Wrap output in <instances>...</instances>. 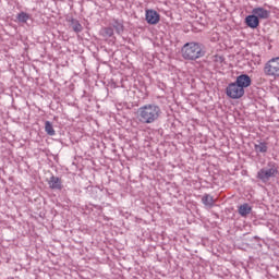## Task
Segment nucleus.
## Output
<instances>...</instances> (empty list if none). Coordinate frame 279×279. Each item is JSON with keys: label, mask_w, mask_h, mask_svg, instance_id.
Segmentation results:
<instances>
[{"label": "nucleus", "mask_w": 279, "mask_h": 279, "mask_svg": "<svg viewBox=\"0 0 279 279\" xmlns=\"http://www.w3.org/2000/svg\"><path fill=\"white\" fill-rule=\"evenodd\" d=\"M102 36H105V38H112V36H114V28H112V26L102 28Z\"/></svg>", "instance_id": "dca6fc26"}, {"label": "nucleus", "mask_w": 279, "mask_h": 279, "mask_svg": "<svg viewBox=\"0 0 279 279\" xmlns=\"http://www.w3.org/2000/svg\"><path fill=\"white\" fill-rule=\"evenodd\" d=\"M16 19L19 23H27V21L29 20V14H27L26 12H20L16 15Z\"/></svg>", "instance_id": "a211bd4d"}, {"label": "nucleus", "mask_w": 279, "mask_h": 279, "mask_svg": "<svg viewBox=\"0 0 279 279\" xmlns=\"http://www.w3.org/2000/svg\"><path fill=\"white\" fill-rule=\"evenodd\" d=\"M136 114L140 123L151 125V123H156V121L160 119L162 110L160 109V106L156 104H146L137 109Z\"/></svg>", "instance_id": "f257e3e1"}, {"label": "nucleus", "mask_w": 279, "mask_h": 279, "mask_svg": "<svg viewBox=\"0 0 279 279\" xmlns=\"http://www.w3.org/2000/svg\"><path fill=\"white\" fill-rule=\"evenodd\" d=\"M254 149L256 154H267V150L269 149V147L267 146V143L258 142V144L254 145Z\"/></svg>", "instance_id": "ddd939ff"}, {"label": "nucleus", "mask_w": 279, "mask_h": 279, "mask_svg": "<svg viewBox=\"0 0 279 279\" xmlns=\"http://www.w3.org/2000/svg\"><path fill=\"white\" fill-rule=\"evenodd\" d=\"M146 21L148 25H158L160 23V14L154 10H146Z\"/></svg>", "instance_id": "0eeeda50"}, {"label": "nucleus", "mask_w": 279, "mask_h": 279, "mask_svg": "<svg viewBox=\"0 0 279 279\" xmlns=\"http://www.w3.org/2000/svg\"><path fill=\"white\" fill-rule=\"evenodd\" d=\"M202 204H204L206 208H213V206H215V197L210 194H204L202 197Z\"/></svg>", "instance_id": "f8f14e48"}, {"label": "nucleus", "mask_w": 279, "mask_h": 279, "mask_svg": "<svg viewBox=\"0 0 279 279\" xmlns=\"http://www.w3.org/2000/svg\"><path fill=\"white\" fill-rule=\"evenodd\" d=\"M245 23L251 29H256L260 25V20L252 13L245 17Z\"/></svg>", "instance_id": "1a4fd4ad"}, {"label": "nucleus", "mask_w": 279, "mask_h": 279, "mask_svg": "<svg viewBox=\"0 0 279 279\" xmlns=\"http://www.w3.org/2000/svg\"><path fill=\"white\" fill-rule=\"evenodd\" d=\"M183 60L195 61L206 56L204 45L195 41L186 43L181 49Z\"/></svg>", "instance_id": "f03ea898"}, {"label": "nucleus", "mask_w": 279, "mask_h": 279, "mask_svg": "<svg viewBox=\"0 0 279 279\" xmlns=\"http://www.w3.org/2000/svg\"><path fill=\"white\" fill-rule=\"evenodd\" d=\"M252 14L255 15L258 20H267L269 19L271 12L265 8L257 7L252 10Z\"/></svg>", "instance_id": "6e6552de"}, {"label": "nucleus", "mask_w": 279, "mask_h": 279, "mask_svg": "<svg viewBox=\"0 0 279 279\" xmlns=\"http://www.w3.org/2000/svg\"><path fill=\"white\" fill-rule=\"evenodd\" d=\"M48 184L52 191H62V180L58 177L52 175Z\"/></svg>", "instance_id": "9d476101"}, {"label": "nucleus", "mask_w": 279, "mask_h": 279, "mask_svg": "<svg viewBox=\"0 0 279 279\" xmlns=\"http://www.w3.org/2000/svg\"><path fill=\"white\" fill-rule=\"evenodd\" d=\"M226 95L230 99H241L245 95V89H242L235 82L230 83L226 88Z\"/></svg>", "instance_id": "39448f33"}, {"label": "nucleus", "mask_w": 279, "mask_h": 279, "mask_svg": "<svg viewBox=\"0 0 279 279\" xmlns=\"http://www.w3.org/2000/svg\"><path fill=\"white\" fill-rule=\"evenodd\" d=\"M72 28H73V32H75L76 34H80V32L84 29V27L77 20H72Z\"/></svg>", "instance_id": "f3484780"}, {"label": "nucleus", "mask_w": 279, "mask_h": 279, "mask_svg": "<svg viewBox=\"0 0 279 279\" xmlns=\"http://www.w3.org/2000/svg\"><path fill=\"white\" fill-rule=\"evenodd\" d=\"M252 213V206L250 204L245 203L239 207V214L241 217H247Z\"/></svg>", "instance_id": "4468645a"}, {"label": "nucleus", "mask_w": 279, "mask_h": 279, "mask_svg": "<svg viewBox=\"0 0 279 279\" xmlns=\"http://www.w3.org/2000/svg\"><path fill=\"white\" fill-rule=\"evenodd\" d=\"M223 60H226L222 56H216L215 62H219L220 64L223 63Z\"/></svg>", "instance_id": "6ab92c4d"}, {"label": "nucleus", "mask_w": 279, "mask_h": 279, "mask_svg": "<svg viewBox=\"0 0 279 279\" xmlns=\"http://www.w3.org/2000/svg\"><path fill=\"white\" fill-rule=\"evenodd\" d=\"M264 73L267 77H274L278 80L279 77V57L271 58L264 65Z\"/></svg>", "instance_id": "20e7f679"}, {"label": "nucleus", "mask_w": 279, "mask_h": 279, "mask_svg": "<svg viewBox=\"0 0 279 279\" xmlns=\"http://www.w3.org/2000/svg\"><path fill=\"white\" fill-rule=\"evenodd\" d=\"M278 173V166L276 165V162L270 161L267 163V167L258 170L256 178L257 180H260V182H263L264 184H267V182H269L271 178H277Z\"/></svg>", "instance_id": "7ed1b4c3"}, {"label": "nucleus", "mask_w": 279, "mask_h": 279, "mask_svg": "<svg viewBox=\"0 0 279 279\" xmlns=\"http://www.w3.org/2000/svg\"><path fill=\"white\" fill-rule=\"evenodd\" d=\"M235 83L242 90H245V88H250L252 86V77L247 74H241L236 77Z\"/></svg>", "instance_id": "423d86ee"}, {"label": "nucleus", "mask_w": 279, "mask_h": 279, "mask_svg": "<svg viewBox=\"0 0 279 279\" xmlns=\"http://www.w3.org/2000/svg\"><path fill=\"white\" fill-rule=\"evenodd\" d=\"M111 27L112 29L116 31V33L121 36V34H123L125 26L123 25V22L121 20H113L111 23Z\"/></svg>", "instance_id": "9b49d317"}, {"label": "nucleus", "mask_w": 279, "mask_h": 279, "mask_svg": "<svg viewBox=\"0 0 279 279\" xmlns=\"http://www.w3.org/2000/svg\"><path fill=\"white\" fill-rule=\"evenodd\" d=\"M45 132L48 134V136H56V130L53 129V124H51V122H45Z\"/></svg>", "instance_id": "2eb2a0df"}]
</instances>
